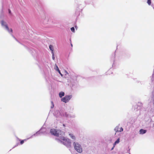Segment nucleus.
Instances as JSON below:
<instances>
[{
    "label": "nucleus",
    "instance_id": "5",
    "mask_svg": "<svg viewBox=\"0 0 154 154\" xmlns=\"http://www.w3.org/2000/svg\"><path fill=\"white\" fill-rule=\"evenodd\" d=\"M1 24L2 26H4L8 32H10L9 29L8 25L6 24L5 22L3 20L1 21Z\"/></svg>",
    "mask_w": 154,
    "mask_h": 154
},
{
    "label": "nucleus",
    "instance_id": "18",
    "mask_svg": "<svg viewBox=\"0 0 154 154\" xmlns=\"http://www.w3.org/2000/svg\"><path fill=\"white\" fill-rule=\"evenodd\" d=\"M9 14L11 13V11L10 10V9L9 10Z\"/></svg>",
    "mask_w": 154,
    "mask_h": 154
},
{
    "label": "nucleus",
    "instance_id": "22",
    "mask_svg": "<svg viewBox=\"0 0 154 154\" xmlns=\"http://www.w3.org/2000/svg\"><path fill=\"white\" fill-rule=\"evenodd\" d=\"M63 126L64 127H65V125L64 124H63Z\"/></svg>",
    "mask_w": 154,
    "mask_h": 154
},
{
    "label": "nucleus",
    "instance_id": "23",
    "mask_svg": "<svg viewBox=\"0 0 154 154\" xmlns=\"http://www.w3.org/2000/svg\"><path fill=\"white\" fill-rule=\"evenodd\" d=\"M153 127H154V123L153 124Z\"/></svg>",
    "mask_w": 154,
    "mask_h": 154
},
{
    "label": "nucleus",
    "instance_id": "10",
    "mask_svg": "<svg viewBox=\"0 0 154 154\" xmlns=\"http://www.w3.org/2000/svg\"><path fill=\"white\" fill-rule=\"evenodd\" d=\"M119 138L114 143V147H115V145L117 144H118V143L119 142Z\"/></svg>",
    "mask_w": 154,
    "mask_h": 154
},
{
    "label": "nucleus",
    "instance_id": "21",
    "mask_svg": "<svg viewBox=\"0 0 154 154\" xmlns=\"http://www.w3.org/2000/svg\"><path fill=\"white\" fill-rule=\"evenodd\" d=\"M66 73L68 74V73L66 71Z\"/></svg>",
    "mask_w": 154,
    "mask_h": 154
},
{
    "label": "nucleus",
    "instance_id": "8",
    "mask_svg": "<svg viewBox=\"0 0 154 154\" xmlns=\"http://www.w3.org/2000/svg\"><path fill=\"white\" fill-rule=\"evenodd\" d=\"M64 95V93L63 92L61 91L59 94V96L60 98H61Z\"/></svg>",
    "mask_w": 154,
    "mask_h": 154
},
{
    "label": "nucleus",
    "instance_id": "14",
    "mask_svg": "<svg viewBox=\"0 0 154 154\" xmlns=\"http://www.w3.org/2000/svg\"><path fill=\"white\" fill-rule=\"evenodd\" d=\"M147 3L149 5H150L151 4V0H147Z\"/></svg>",
    "mask_w": 154,
    "mask_h": 154
},
{
    "label": "nucleus",
    "instance_id": "11",
    "mask_svg": "<svg viewBox=\"0 0 154 154\" xmlns=\"http://www.w3.org/2000/svg\"><path fill=\"white\" fill-rule=\"evenodd\" d=\"M56 68H57V70L58 72L60 74L61 76L62 77H63V75L62 74H61V73L60 70L58 68V67L57 66H56Z\"/></svg>",
    "mask_w": 154,
    "mask_h": 154
},
{
    "label": "nucleus",
    "instance_id": "3",
    "mask_svg": "<svg viewBox=\"0 0 154 154\" xmlns=\"http://www.w3.org/2000/svg\"><path fill=\"white\" fill-rule=\"evenodd\" d=\"M74 146L75 149L79 153H81L82 152V149L81 146L78 143L76 142L74 143Z\"/></svg>",
    "mask_w": 154,
    "mask_h": 154
},
{
    "label": "nucleus",
    "instance_id": "17",
    "mask_svg": "<svg viewBox=\"0 0 154 154\" xmlns=\"http://www.w3.org/2000/svg\"><path fill=\"white\" fill-rule=\"evenodd\" d=\"M51 103L52 105V106L51 107V108H53L54 107V105L53 101H51Z\"/></svg>",
    "mask_w": 154,
    "mask_h": 154
},
{
    "label": "nucleus",
    "instance_id": "15",
    "mask_svg": "<svg viewBox=\"0 0 154 154\" xmlns=\"http://www.w3.org/2000/svg\"><path fill=\"white\" fill-rule=\"evenodd\" d=\"M71 31L73 32H75V29L74 27H72L71 28Z\"/></svg>",
    "mask_w": 154,
    "mask_h": 154
},
{
    "label": "nucleus",
    "instance_id": "19",
    "mask_svg": "<svg viewBox=\"0 0 154 154\" xmlns=\"http://www.w3.org/2000/svg\"><path fill=\"white\" fill-rule=\"evenodd\" d=\"M114 147H114V146H113V147L112 148L111 150H112V149H113V148H114Z\"/></svg>",
    "mask_w": 154,
    "mask_h": 154
},
{
    "label": "nucleus",
    "instance_id": "6",
    "mask_svg": "<svg viewBox=\"0 0 154 154\" xmlns=\"http://www.w3.org/2000/svg\"><path fill=\"white\" fill-rule=\"evenodd\" d=\"M115 130L116 132H121L123 131V129L122 127H116L115 128Z\"/></svg>",
    "mask_w": 154,
    "mask_h": 154
},
{
    "label": "nucleus",
    "instance_id": "20",
    "mask_svg": "<svg viewBox=\"0 0 154 154\" xmlns=\"http://www.w3.org/2000/svg\"><path fill=\"white\" fill-rule=\"evenodd\" d=\"M11 32H12V30L11 29Z\"/></svg>",
    "mask_w": 154,
    "mask_h": 154
},
{
    "label": "nucleus",
    "instance_id": "16",
    "mask_svg": "<svg viewBox=\"0 0 154 154\" xmlns=\"http://www.w3.org/2000/svg\"><path fill=\"white\" fill-rule=\"evenodd\" d=\"M52 59H53V60H54V59H55V57H54V53H52Z\"/></svg>",
    "mask_w": 154,
    "mask_h": 154
},
{
    "label": "nucleus",
    "instance_id": "1",
    "mask_svg": "<svg viewBox=\"0 0 154 154\" xmlns=\"http://www.w3.org/2000/svg\"><path fill=\"white\" fill-rule=\"evenodd\" d=\"M60 139H57V140L59 142L62 143L64 145L67 146H71V142L70 139L64 137H60Z\"/></svg>",
    "mask_w": 154,
    "mask_h": 154
},
{
    "label": "nucleus",
    "instance_id": "13",
    "mask_svg": "<svg viewBox=\"0 0 154 154\" xmlns=\"http://www.w3.org/2000/svg\"><path fill=\"white\" fill-rule=\"evenodd\" d=\"M19 140L20 141V143L21 144H22L23 143H24V141H26V139H24L23 140Z\"/></svg>",
    "mask_w": 154,
    "mask_h": 154
},
{
    "label": "nucleus",
    "instance_id": "9",
    "mask_svg": "<svg viewBox=\"0 0 154 154\" xmlns=\"http://www.w3.org/2000/svg\"><path fill=\"white\" fill-rule=\"evenodd\" d=\"M49 48L51 51V53H54V48L53 46L51 45H50L49 46Z\"/></svg>",
    "mask_w": 154,
    "mask_h": 154
},
{
    "label": "nucleus",
    "instance_id": "12",
    "mask_svg": "<svg viewBox=\"0 0 154 154\" xmlns=\"http://www.w3.org/2000/svg\"><path fill=\"white\" fill-rule=\"evenodd\" d=\"M69 135L72 139H75V136L73 135V134H69Z\"/></svg>",
    "mask_w": 154,
    "mask_h": 154
},
{
    "label": "nucleus",
    "instance_id": "2",
    "mask_svg": "<svg viewBox=\"0 0 154 154\" xmlns=\"http://www.w3.org/2000/svg\"><path fill=\"white\" fill-rule=\"evenodd\" d=\"M50 132L52 134L57 137L59 136V134L63 133V132L60 130H57L55 129H51Z\"/></svg>",
    "mask_w": 154,
    "mask_h": 154
},
{
    "label": "nucleus",
    "instance_id": "7",
    "mask_svg": "<svg viewBox=\"0 0 154 154\" xmlns=\"http://www.w3.org/2000/svg\"><path fill=\"white\" fill-rule=\"evenodd\" d=\"M146 130H143L142 129H141L140 130V133L141 134H143L146 133Z\"/></svg>",
    "mask_w": 154,
    "mask_h": 154
},
{
    "label": "nucleus",
    "instance_id": "4",
    "mask_svg": "<svg viewBox=\"0 0 154 154\" xmlns=\"http://www.w3.org/2000/svg\"><path fill=\"white\" fill-rule=\"evenodd\" d=\"M72 97V96L71 95L66 96L62 98L61 99V100L65 103H66L69 101Z\"/></svg>",
    "mask_w": 154,
    "mask_h": 154
}]
</instances>
